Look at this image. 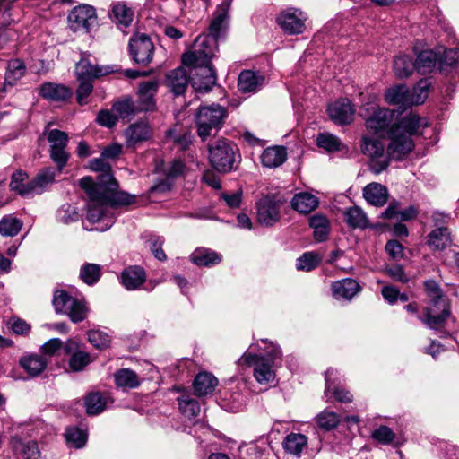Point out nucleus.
<instances>
[{
    "mask_svg": "<svg viewBox=\"0 0 459 459\" xmlns=\"http://www.w3.org/2000/svg\"><path fill=\"white\" fill-rule=\"evenodd\" d=\"M424 291L429 299L420 320L432 330H441L452 316L451 306L439 284L433 279L423 282Z\"/></svg>",
    "mask_w": 459,
    "mask_h": 459,
    "instance_id": "obj_1",
    "label": "nucleus"
},
{
    "mask_svg": "<svg viewBox=\"0 0 459 459\" xmlns=\"http://www.w3.org/2000/svg\"><path fill=\"white\" fill-rule=\"evenodd\" d=\"M79 186L86 192L88 202L86 204V219L91 223H99L98 230L104 231L111 228L116 221V216L106 202L99 186L93 184L91 177H83Z\"/></svg>",
    "mask_w": 459,
    "mask_h": 459,
    "instance_id": "obj_2",
    "label": "nucleus"
},
{
    "mask_svg": "<svg viewBox=\"0 0 459 459\" xmlns=\"http://www.w3.org/2000/svg\"><path fill=\"white\" fill-rule=\"evenodd\" d=\"M228 108L216 103L200 106L195 113L196 133L203 142L216 134L224 126Z\"/></svg>",
    "mask_w": 459,
    "mask_h": 459,
    "instance_id": "obj_3",
    "label": "nucleus"
},
{
    "mask_svg": "<svg viewBox=\"0 0 459 459\" xmlns=\"http://www.w3.org/2000/svg\"><path fill=\"white\" fill-rule=\"evenodd\" d=\"M209 160L216 171L230 173L237 170L241 156L235 143L220 138L209 144Z\"/></svg>",
    "mask_w": 459,
    "mask_h": 459,
    "instance_id": "obj_4",
    "label": "nucleus"
},
{
    "mask_svg": "<svg viewBox=\"0 0 459 459\" xmlns=\"http://www.w3.org/2000/svg\"><path fill=\"white\" fill-rule=\"evenodd\" d=\"M281 351L279 346L271 345L265 355H255L245 352L238 359L239 365H254V377L260 384H265L275 378V372L273 367L276 359H281Z\"/></svg>",
    "mask_w": 459,
    "mask_h": 459,
    "instance_id": "obj_5",
    "label": "nucleus"
},
{
    "mask_svg": "<svg viewBox=\"0 0 459 459\" xmlns=\"http://www.w3.org/2000/svg\"><path fill=\"white\" fill-rule=\"evenodd\" d=\"M52 304L57 314L66 315L74 324L84 321L90 313L84 299L74 298L64 290L55 291Z\"/></svg>",
    "mask_w": 459,
    "mask_h": 459,
    "instance_id": "obj_6",
    "label": "nucleus"
},
{
    "mask_svg": "<svg viewBox=\"0 0 459 459\" xmlns=\"http://www.w3.org/2000/svg\"><path fill=\"white\" fill-rule=\"evenodd\" d=\"M286 198L277 193H269L255 202L256 220L264 227L270 228L281 220V211L286 205Z\"/></svg>",
    "mask_w": 459,
    "mask_h": 459,
    "instance_id": "obj_7",
    "label": "nucleus"
},
{
    "mask_svg": "<svg viewBox=\"0 0 459 459\" xmlns=\"http://www.w3.org/2000/svg\"><path fill=\"white\" fill-rule=\"evenodd\" d=\"M218 51V43L210 36L199 35L192 51L182 55L184 65H212V59Z\"/></svg>",
    "mask_w": 459,
    "mask_h": 459,
    "instance_id": "obj_8",
    "label": "nucleus"
},
{
    "mask_svg": "<svg viewBox=\"0 0 459 459\" xmlns=\"http://www.w3.org/2000/svg\"><path fill=\"white\" fill-rule=\"evenodd\" d=\"M359 115L364 119L369 132L378 134L390 128L394 112L389 108L367 103L359 108Z\"/></svg>",
    "mask_w": 459,
    "mask_h": 459,
    "instance_id": "obj_9",
    "label": "nucleus"
},
{
    "mask_svg": "<svg viewBox=\"0 0 459 459\" xmlns=\"http://www.w3.org/2000/svg\"><path fill=\"white\" fill-rule=\"evenodd\" d=\"M99 189H100L106 202L111 211L121 206L130 205L136 201V195L125 191H118V183L114 176L104 175L99 179Z\"/></svg>",
    "mask_w": 459,
    "mask_h": 459,
    "instance_id": "obj_10",
    "label": "nucleus"
},
{
    "mask_svg": "<svg viewBox=\"0 0 459 459\" xmlns=\"http://www.w3.org/2000/svg\"><path fill=\"white\" fill-rule=\"evenodd\" d=\"M361 152L369 158V169L374 174H380L389 166L388 155H385L384 143L369 136L362 137Z\"/></svg>",
    "mask_w": 459,
    "mask_h": 459,
    "instance_id": "obj_11",
    "label": "nucleus"
},
{
    "mask_svg": "<svg viewBox=\"0 0 459 459\" xmlns=\"http://www.w3.org/2000/svg\"><path fill=\"white\" fill-rule=\"evenodd\" d=\"M128 52L134 64L147 66L153 59L154 45L148 35L136 33L129 39Z\"/></svg>",
    "mask_w": 459,
    "mask_h": 459,
    "instance_id": "obj_12",
    "label": "nucleus"
},
{
    "mask_svg": "<svg viewBox=\"0 0 459 459\" xmlns=\"http://www.w3.org/2000/svg\"><path fill=\"white\" fill-rule=\"evenodd\" d=\"M386 134L390 140L386 148L389 161L391 160H402L413 150L414 142L412 138L401 133L397 126H390Z\"/></svg>",
    "mask_w": 459,
    "mask_h": 459,
    "instance_id": "obj_13",
    "label": "nucleus"
},
{
    "mask_svg": "<svg viewBox=\"0 0 459 459\" xmlns=\"http://www.w3.org/2000/svg\"><path fill=\"white\" fill-rule=\"evenodd\" d=\"M189 68L190 82L195 91L206 93L216 84V72L212 65H186Z\"/></svg>",
    "mask_w": 459,
    "mask_h": 459,
    "instance_id": "obj_14",
    "label": "nucleus"
},
{
    "mask_svg": "<svg viewBox=\"0 0 459 459\" xmlns=\"http://www.w3.org/2000/svg\"><path fill=\"white\" fill-rule=\"evenodd\" d=\"M117 65H99L91 63L89 56H82L75 65L76 80L92 82L101 76L117 72Z\"/></svg>",
    "mask_w": 459,
    "mask_h": 459,
    "instance_id": "obj_15",
    "label": "nucleus"
},
{
    "mask_svg": "<svg viewBox=\"0 0 459 459\" xmlns=\"http://www.w3.org/2000/svg\"><path fill=\"white\" fill-rule=\"evenodd\" d=\"M306 20V13L297 8H288L277 17L278 24L289 35L303 33Z\"/></svg>",
    "mask_w": 459,
    "mask_h": 459,
    "instance_id": "obj_16",
    "label": "nucleus"
},
{
    "mask_svg": "<svg viewBox=\"0 0 459 459\" xmlns=\"http://www.w3.org/2000/svg\"><path fill=\"white\" fill-rule=\"evenodd\" d=\"M97 15L95 9L89 4H82L74 7L68 15L70 27L74 31H89L96 23Z\"/></svg>",
    "mask_w": 459,
    "mask_h": 459,
    "instance_id": "obj_17",
    "label": "nucleus"
},
{
    "mask_svg": "<svg viewBox=\"0 0 459 459\" xmlns=\"http://www.w3.org/2000/svg\"><path fill=\"white\" fill-rule=\"evenodd\" d=\"M230 10V1H223L217 6L209 26V33L204 36L214 38L217 43L220 39L224 37L229 28Z\"/></svg>",
    "mask_w": 459,
    "mask_h": 459,
    "instance_id": "obj_18",
    "label": "nucleus"
},
{
    "mask_svg": "<svg viewBox=\"0 0 459 459\" xmlns=\"http://www.w3.org/2000/svg\"><path fill=\"white\" fill-rule=\"evenodd\" d=\"M65 354L70 355L69 368L73 372L82 371L93 359L89 352L80 350V343L72 339L65 342Z\"/></svg>",
    "mask_w": 459,
    "mask_h": 459,
    "instance_id": "obj_19",
    "label": "nucleus"
},
{
    "mask_svg": "<svg viewBox=\"0 0 459 459\" xmlns=\"http://www.w3.org/2000/svg\"><path fill=\"white\" fill-rule=\"evenodd\" d=\"M385 101L392 106H398L404 109L411 108L413 104V94L406 84H396L389 87L385 91Z\"/></svg>",
    "mask_w": 459,
    "mask_h": 459,
    "instance_id": "obj_20",
    "label": "nucleus"
},
{
    "mask_svg": "<svg viewBox=\"0 0 459 459\" xmlns=\"http://www.w3.org/2000/svg\"><path fill=\"white\" fill-rule=\"evenodd\" d=\"M159 88V82L155 80L143 82L140 84L138 90V100L135 102L140 112H149L156 109V95Z\"/></svg>",
    "mask_w": 459,
    "mask_h": 459,
    "instance_id": "obj_21",
    "label": "nucleus"
},
{
    "mask_svg": "<svg viewBox=\"0 0 459 459\" xmlns=\"http://www.w3.org/2000/svg\"><path fill=\"white\" fill-rule=\"evenodd\" d=\"M330 118L339 126L348 125L352 122L354 109L348 99H341L331 104L327 108Z\"/></svg>",
    "mask_w": 459,
    "mask_h": 459,
    "instance_id": "obj_22",
    "label": "nucleus"
},
{
    "mask_svg": "<svg viewBox=\"0 0 459 459\" xmlns=\"http://www.w3.org/2000/svg\"><path fill=\"white\" fill-rule=\"evenodd\" d=\"M42 98L53 102H65L73 96V90L62 83L44 82L39 88Z\"/></svg>",
    "mask_w": 459,
    "mask_h": 459,
    "instance_id": "obj_23",
    "label": "nucleus"
},
{
    "mask_svg": "<svg viewBox=\"0 0 459 459\" xmlns=\"http://www.w3.org/2000/svg\"><path fill=\"white\" fill-rule=\"evenodd\" d=\"M146 281V273L140 265H130L126 267L120 275V282L127 290H135Z\"/></svg>",
    "mask_w": 459,
    "mask_h": 459,
    "instance_id": "obj_24",
    "label": "nucleus"
},
{
    "mask_svg": "<svg viewBox=\"0 0 459 459\" xmlns=\"http://www.w3.org/2000/svg\"><path fill=\"white\" fill-rule=\"evenodd\" d=\"M189 82V71L182 66L171 70L165 78L166 86L177 96L185 93Z\"/></svg>",
    "mask_w": 459,
    "mask_h": 459,
    "instance_id": "obj_25",
    "label": "nucleus"
},
{
    "mask_svg": "<svg viewBox=\"0 0 459 459\" xmlns=\"http://www.w3.org/2000/svg\"><path fill=\"white\" fill-rule=\"evenodd\" d=\"M396 126L399 127L401 133L408 134L411 138L412 135L421 134L420 129L427 127L429 123L426 117H420L418 114L411 112L392 124L391 126Z\"/></svg>",
    "mask_w": 459,
    "mask_h": 459,
    "instance_id": "obj_26",
    "label": "nucleus"
},
{
    "mask_svg": "<svg viewBox=\"0 0 459 459\" xmlns=\"http://www.w3.org/2000/svg\"><path fill=\"white\" fill-rule=\"evenodd\" d=\"M127 147H135L152 136V129L143 122L130 125L125 131Z\"/></svg>",
    "mask_w": 459,
    "mask_h": 459,
    "instance_id": "obj_27",
    "label": "nucleus"
},
{
    "mask_svg": "<svg viewBox=\"0 0 459 459\" xmlns=\"http://www.w3.org/2000/svg\"><path fill=\"white\" fill-rule=\"evenodd\" d=\"M360 290L361 287L359 282L351 278L336 281L332 284L333 296L336 299L351 300Z\"/></svg>",
    "mask_w": 459,
    "mask_h": 459,
    "instance_id": "obj_28",
    "label": "nucleus"
},
{
    "mask_svg": "<svg viewBox=\"0 0 459 459\" xmlns=\"http://www.w3.org/2000/svg\"><path fill=\"white\" fill-rule=\"evenodd\" d=\"M56 172L53 168L41 169L30 180V195H41L55 182Z\"/></svg>",
    "mask_w": 459,
    "mask_h": 459,
    "instance_id": "obj_29",
    "label": "nucleus"
},
{
    "mask_svg": "<svg viewBox=\"0 0 459 459\" xmlns=\"http://www.w3.org/2000/svg\"><path fill=\"white\" fill-rule=\"evenodd\" d=\"M363 197L369 204L381 207L388 201V190L382 184L373 182L364 187Z\"/></svg>",
    "mask_w": 459,
    "mask_h": 459,
    "instance_id": "obj_30",
    "label": "nucleus"
},
{
    "mask_svg": "<svg viewBox=\"0 0 459 459\" xmlns=\"http://www.w3.org/2000/svg\"><path fill=\"white\" fill-rule=\"evenodd\" d=\"M290 204L293 210L301 214H308L318 207L319 200L313 194L300 192L294 195Z\"/></svg>",
    "mask_w": 459,
    "mask_h": 459,
    "instance_id": "obj_31",
    "label": "nucleus"
},
{
    "mask_svg": "<svg viewBox=\"0 0 459 459\" xmlns=\"http://www.w3.org/2000/svg\"><path fill=\"white\" fill-rule=\"evenodd\" d=\"M218 385V379L210 372H199L194 380L195 394L201 397L212 394Z\"/></svg>",
    "mask_w": 459,
    "mask_h": 459,
    "instance_id": "obj_32",
    "label": "nucleus"
},
{
    "mask_svg": "<svg viewBox=\"0 0 459 459\" xmlns=\"http://www.w3.org/2000/svg\"><path fill=\"white\" fill-rule=\"evenodd\" d=\"M415 61V69L420 74H430L438 68V54L430 49L420 51Z\"/></svg>",
    "mask_w": 459,
    "mask_h": 459,
    "instance_id": "obj_33",
    "label": "nucleus"
},
{
    "mask_svg": "<svg viewBox=\"0 0 459 459\" xmlns=\"http://www.w3.org/2000/svg\"><path fill=\"white\" fill-rule=\"evenodd\" d=\"M309 226L314 230V238L316 242L325 241L331 231L328 218L321 213H316L309 218Z\"/></svg>",
    "mask_w": 459,
    "mask_h": 459,
    "instance_id": "obj_34",
    "label": "nucleus"
},
{
    "mask_svg": "<svg viewBox=\"0 0 459 459\" xmlns=\"http://www.w3.org/2000/svg\"><path fill=\"white\" fill-rule=\"evenodd\" d=\"M287 160L286 148L283 146H272L264 150L261 162L266 168H276Z\"/></svg>",
    "mask_w": 459,
    "mask_h": 459,
    "instance_id": "obj_35",
    "label": "nucleus"
},
{
    "mask_svg": "<svg viewBox=\"0 0 459 459\" xmlns=\"http://www.w3.org/2000/svg\"><path fill=\"white\" fill-rule=\"evenodd\" d=\"M336 370L328 368L325 372V394L331 393L337 402L347 403L352 401L351 393L343 388L335 385L332 377L335 375Z\"/></svg>",
    "mask_w": 459,
    "mask_h": 459,
    "instance_id": "obj_36",
    "label": "nucleus"
},
{
    "mask_svg": "<svg viewBox=\"0 0 459 459\" xmlns=\"http://www.w3.org/2000/svg\"><path fill=\"white\" fill-rule=\"evenodd\" d=\"M190 259L198 266L210 267L221 263V255L212 249L201 247L192 253Z\"/></svg>",
    "mask_w": 459,
    "mask_h": 459,
    "instance_id": "obj_37",
    "label": "nucleus"
},
{
    "mask_svg": "<svg viewBox=\"0 0 459 459\" xmlns=\"http://www.w3.org/2000/svg\"><path fill=\"white\" fill-rule=\"evenodd\" d=\"M307 445V437L301 433L291 432L288 434L283 441L282 446L286 453L300 457L301 453Z\"/></svg>",
    "mask_w": 459,
    "mask_h": 459,
    "instance_id": "obj_38",
    "label": "nucleus"
},
{
    "mask_svg": "<svg viewBox=\"0 0 459 459\" xmlns=\"http://www.w3.org/2000/svg\"><path fill=\"white\" fill-rule=\"evenodd\" d=\"M109 397L100 392H91L84 399L86 412L88 415H98L104 411Z\"/></svg>",
    "mask_w": 459,
    "mask_h": 459,
    "instance_id": "obj_39",
    "label": "nucleus"
},
{
    "mask_svg": "<svg viewBox=\"0 0 459 459\" xmlns=\"http://www.w3.org/2000/svg\"><path fill=\"white\" fill-rule=\"evenodd\" d=\"M115 384L123 389L137 388L141 382L137 374L130 368H120L114 373Z\"/></svg>",
    "mask_w": 459,
    "mask_h": 459,
    "instance_id": "obj_40",
    "label": "nucleus"
},
{
    "mask_svg": "<svg viewBox=\"0 0 459 459\" xmlns=\"http://www.w3.org/2000/svg\"><path fill=\"white\" fill-rule=\"evenodd\" d=\"M345 222L352 229H367L368 219L364 211L357 205L348 208L344 212Z\"/></svg>",
    "mask_w": 459,
    "mask_h": 459,
    "instance_id": "obj_41",
    "label": "nucleus"
},
{
    "mask_svg": "<svg viewBox=\"0 0 459 459\" xmlns=\"http://www.w3.org/2000/svg\"><path fill=\"white\" fill-rule=\"evenodd\" d=\"M108 15L113 22L126 28L133 21L134 12L124 3H117L112 4Z\"/></svg>",
    "mask_w": 459,
    "mask_h": 459,
    "instance_id": "obj_42",
    "label": "nucleus"
},
{
    "mask_svg": "<svg viewBox=\"0 0 459 459\" xmlns=\"http://www.w3.org/2000/svg\"><path fill=\"white\" fill-rule=\"evenodd\" d=\"M262 78L251 70L242 71L238 79V88L241 92H255Z\"/></svg>",
    "mask_w": 459,
    "mask_h": 459,
    "instance_id": "obj_43",
    "label": "nucleus"
},
{
    "mask_svg": "<svg viewBox=\"0 0 459 459\" xmlns=\"http://www.w3.org/2000/svg\"><path fill=\"white\" fill-rule=\"evenodd\" d=\"M451 243L450 233L446 227L432 230L428 236V244L436 250H443Z\"/></svg>",
    "mask_w": 459,
    "mask_h": 459,
    "instance_id": "obj_44",
    "label": "nucleus"
},
{
    "mask_svg": "<svg viewBox=\"0 0 459 459\" xmlns=\"http://www.w3.org/2000/svg\"><path fill=\"white\" fill-rule=\"evenodd\" d=\"M416 71L415 61L408 55L397 56L394 61V72L400 78H407Z\"/></svg>",
    "mask_w": 459,
    "mask_h": 459,
    "instance_id": "obj_45",
    "label": "nucleus"
},
{
    "mask_svg": "<svg viewBox=\"0 0 459 459\" xmlns=\"http://www.w3.org/2000/svg\"><path fill=\"white\" fill-rule=\"evenodd\" d=\"M101 276V266L97 264L85 263L80 269V279L87 285L96 284Z\"/></svg>",
    "mask_w": 459,
    "mask_h": 459,
    "instance_id": "obj_46",
    "label": "nucleus"
},
{
    "mask_svg": "<svg viewBox=\"0 0 459 459\" xmlns=\"http://www.w3.org/2000/svg\"><path fill=\"white\" fill-rule=\"evenodd\" d=\"M22 227V221L12 214L0 220V235L4 237L16 236Z\"/></svg>",
    "mask_w": 459,
    "mask_h": 459,
    "instance_id": "obj_47",
    "label": "nucleus"
},
{
    "mask_svg": "<svg viewBox=\"0 0 459 459\" xmlns=\"http://www.w3.org/2000/svg\"><path fill=\"white\" fill-rule=\"evenodd\" d=\"M112 110L122 118H129L140 112L131 97H125L121 100L114 102Z\"/></svg>",
    "mask_w": 459,
    "mask_h": 459,
    "instance_id": "obj_48",
    "label": "nucleus"
},
{
    "mask_svg": "<svg viewBox=\"0 0 459 459\" xmlns=\"http://www.w3.org/2000/svg\"><path fill=\"white\" fill-rule=\"evenodd\" d=\"M9 187L11 191H13L21 195H24L29 193L28 174L22 169L14 171L11 176Z\"/></svg>",
    "mask_w": 459,
    "mask_h": 459,
    "instance_id": "obj_49",
    "label": "nucleus"
},
{
    "mask_svg": "<svg viewBox=\"0 0 459 459\" xmlns=\"http://www.w3.org/2000/svg\"><path fill=\"white\" fill-rule=\"evenodd\" d=\"M89 342L96 349L102 351L109 347L111 336L106 331L93 328L87 332Z\"/></svg>",
    "mask_w": 459,
    "mask_h": 459,
    "instance_id": "obj_50",
    "label": "nucleus"
},
{
    "mask_svg": "<svg viewBox=\"0 0 459 459\" xmlns=\"http://www.w3.org/2000/svg\"><path fill=\"white\" fill-rule=\"evenodd\" d=\"M178 402L180 412L189 420L195 418L200 413L201 408L198 401L189 395L178 397Z\"/></svg>",
    "mask_w": 459,
    "mask_h": 459,
    "instance_id": "obj_51",
    "label": "nucleus"
},
{
    "mask_svg": "<svg viewBox=\"0 0 459 459\" xmlns=\"http://www.w3.org/2000/svg\"><path fill=\"white\" fill-rule=\"evenodd\" d=\"M459 61V48H451L438 55V70L440 73H447Z\"/></svg>",
    "mask_w": 459,
    "mask_h": 459,
    "instance_id": "obj_52",
    "label": "nucleus"
},
{
    "mask_svg": "<svg viewBox=\"0 0 459 459\" xmlns=\"http://www.w3.org/2000/svg\"><path fill=\"white\" fill-rule=\"evenodd\" d=\"M321 263V256L316 252H305L296 260L298 271L310 272Z\"/></svg>",
    "mask_w": 459,
    "mask_h": 459,
    "instance_id": "obj_53",
    "label": "nucleus"
},
{
    "mask_svg": "<svg viewBox=\"0 0 459 459\" xmlns=\"http://www.w3.org/2000/svg\"><path fill=\"white\" fill-rule=\"evenodd\" d=\"M316 421L319 429L324 431H330L339 425L340 418L337 413L324 410L316 416Z\"/></svg>",
    "mask_w": 459,
    "mask_h": 459,
    "instance_id": "obj_54",
    "label": "nucleus"
},
{
    "mask_svg": "<svg viewBox=\"0 0 459 459\" xmlns=\"http://www.w3.org/2000/svg\"><path fill=\"white\" fill-rule=\"evenodd\" d=\"M65 437L66 443L76 449L83 447L87 442V433L77 427L67 428Z\"/></svg>",
    "mask_w": 459,
    "mask_h": 459,
    "instance_id": "obj_55",
    "label": "nucleus"
},
{
    "mask_svg": "<svg viewBox=\"0 0 459 459\" xmlns=\"http://www.w3.org/2000/svg\"><path fill=\"white\" fill-rule=\"evenodd\" d=\"M25 66L22 62L19 59L12 60L8 64V71L5 76V83L3 87V91H7L8 86H13L12 81L20 79L25 72Z\"/></svg>",
    "mask_w": 459,
    "mask_h": 459,
    "instance_id": "obj_56",
    "label": "nucleus"
},
{
    "mask_svg": "<svg viewBox=\"0 0 459 459\" xmlns=\"http://www.w3.org/2000/svg\"><path fill=\"white\" fill-rule=\"evenodd\" d=\"M316 144L328 152H333L341 149L342 142L333 134L320 133L316 138Z\"/></svg>",
    "mask_w": 459,
    "mask_h": 459,
    "instance_id": "obj_57",
    "label": "nucleus"
},
{
    "mask_svg": "<svg viewBox=\"0 0 459 459\" xmlns=\"http://www.w3.org/2000/svg\"><path fill=\"white\" fill-rule=\"evenodd\" d=\"M166 136L171 139L174 144L183 152L188 150L193 143V134L190 132L178 134L175 129H169L166 132Z\"/></svg>",
    "mask_w": 459,
    "mask_h": 459,
    "instance_id": "obj_58",
    "label": "nucleus"
},
{
    "mask_svg": "<svg viewBox=\"0 0 459 459\" xmlns=\"http://www.w3.org/2000/svg\"><path fill=\"white\" fill-rule=\"evenodd\" d=\"M432 87L431 78H422L414 86L413 104H422L428 97V93Z\"/></svg>",
    "mask_w": 459,
    "mask_h": 459,
    "instance_id": "obj_59",
    "label": "nucleus"
},
{
    "mask_svg": "<svg viewBox=\"0 0 459 459\" xmlns=\"http://www.w3.org/2000/svg\"><path fill=\"white\" fill-rule=\"evenodd\" d=\"M47 140L49 143V149L67 148L69 136L65 131L52 129L48 132Z\"/></svg>",
    "mask_w": 459,
    "mask_h": 459,
    "instance_id": "obj_60",
    "label": "nucleus"
},
{
    "mask_svg": "<svg viewBox=\"0 0 459 459\" xmlns=\"http://www.w3.org/2000/svg\"><path fill=\"white\" fill-rule=\"evenodd\" d=\"M79 85L75 91L76 102L79 106H85L89 103V97L93 91L92 82L77 80Z\"/></svg>",
    "mask_w": 459,
    "mask_h": 459,
    "instance_id": "obj_61",
    "label": "nucleus"
},
{
    "mask_svg": "<svg viewBox=\"0 0 459 459\" xmlns=\"http://www.w3.org/2000/svg\"><path fill=\"white\" fill-rule=\"evenodd\" d=\"M49 157L55 163L56 169L61 172L67 165L71 154L67 148L49 149Z\"/></svg>",
    "mask_w": 459,
    "mask_h": 459,
    "instance_id": "obj_62",
    "label": "nucleus"
},
{
    "mask_svg": "<svg viewBox=\"0 0 459 459\" xmlns=\"http://www.w3.org/2000/svg\"><path fill=\"white\" fill-rule=\"evenodd\" d=\"M56 217L59 221L69 224L77 221L80 215L74 206L70 204H65L58 209Z\"/></svg>",
    "mask_w": 459,
    "mask_h": 459,
    "instance_id": "obj_63",
    "label": "nucleus"
},
{
    "mask_svg": "<svg viewBox=\"0 0 459 459\" xmlns=\"http://www.w3.org/2000/svg\"><path fill=\"white\" fill-rule=\"evenodd\" d=\"M395 437V433L385 425H381L371 433V437L383 445L392 444Z\"/></svg>",
    "mask_w": 459,
    "mask_h": 459,
    "instance_id": "obj_64",
    "label": "nucleus"
}]
</instances>
